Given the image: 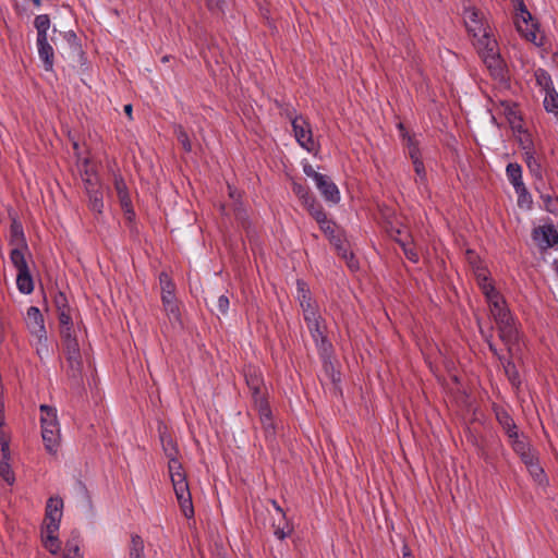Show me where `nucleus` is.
I'll return each instance as SVG.
<instances>
[{
	"instance_id": "26",
	"label": "nucleus",
	"mask_w": 558,
	"mask_h": 558,
	"mask_svg": "<svg viewBox=\"0 0 558 558\" xmlns=\"http://www.w3.org/2000/svg\"><path fill=\"white\" fill-rule=\"evenodd\" d=\"M507 175L514 190H519V187L524 185L522 181V169L518 163H509L507 166Z\"/></svg>"
},
{
	"instance_id": "3",
	"label": "nucleus",
	"mask_w": 558,
	"mask_h": 558,
	"mask_svg": "<svg viewBox=\"0 0 558 558\" xmlns=\"http://www.w3.org/2000/svg\"><path fill=\"white\" fill-rule=\"evenodd\" d=\"M303 171L315 181L316 187L327 202L337 204L340 201L339 190L329 177L317 172L311 165H305Z\"/></svg>"
},
{
	"instance_id": "47",
	"label": "nucleus",
	"mask_w": 558,
	"mask_h": 558,
	"mask_svg": "<svg viewBox=\"0 0 558 558\" xmlns=\"http://www.w3.org/2000/svg\"><path fill=\"white\" fill-rule=\"evenodd\" d=\"M512 441H511V445H512V448L513 450L519 454H523L524 452H526L527 450H530V446L529 444L524 440V439H520L519 438V435L510 438Z\"/></svg>"
},
{
	"instance_id": "29",
	"label": "nucleus",
	"mask_w": 558,
	"mask_h": 558,
	"mask_svg": "<svg viewBox=\"0 0 558 558\" xmlns=\"http://www.w3.org/2000/svg\"><path fill=\"white\" fill-rule=\"evenodd\" d=\"M303 205L306 207L311 216L316 220H324L326 217L325 211L323 210V207L315 199V197L308 198Z\"/></svg>"
},
{
	"instance_id": "28",
	"label": "nucleus",
	"mask_w": 558,
	"mask_h": 558,
	"mask_svg": "<svg viewBox=\"0 0 558 558\" xmlns=\"http://www.w3.org/2000/svg\"><path fill=\"white\" fill-rule=\"evenodd\" d=\"M34 25L37 29V39L45 40L47 38V31L50 27V19L47 14L37 15Z\"/></svg>"
},
{
	"instance_id": "42",
	"label": "nucleus",
	"mask_w": 558,
	"mask_h": 558,
	"mask_svg": "<svg viewBox=\"0 0 558 558\" xmlns=\"http://www.w3.org/2000/svg\"><path fill=\"white\" fill-rule=\"evenodd\" d=\"M515 192L518 193V205L520 207L525 206L527 209H530L532 206V197L527 192L525 185H522L521 187H519V190H515Z\"/></svg>"
},
{
	"instance_id": "57",
	"label": "nucleus",
	"mask_w": 558,
	"mask_h": 558,
	"mask_svg": "<svg viewBox=\"0 0 558 558\" xmlns=\"http://www.w3.org/2000/svg\"><path fill=\"white\" fill-rule=\"evenodd\" d=\"M521 457V460L524 462V464L526 466L531 465L532 463L536 462V459L533 454V452L530 450H527L526 452H524L523 454L520 456Z\"/></svg>"
},
{
	"instance_id": "33",
	"label": "nucleus",
	"mask_w": 558,
	"mask_h": 558,
	"mask_svg": "<svg viewBox=\"0 0 558 558\" xmlns=\"http://www.w3.org/2000/svg\"><path fill=\"white\" fill-rule=\"evenodd\" d=\"M130 558H144V542L137 534L131 537Z\"/></svg>"
},
{
	"instance_id": "7",
	"label": "nucleus",
	"mask_w": 558,
	"mask_h": 558,
	"mask_svg": "<svg viewBox=\"0 0 558 558\" xmlns=\"http://www.w3.org/2000/svg\"><path fill=\"white\" fill-rule=\"evenodd\" d=\"M26 324L33 335L38 338V342L47 340L44 317L38 307L31 306L27 310Z\"/></svg>"
},
{
	"instance_id": "24",
	"label": "nucleus",
	"mask_w": 558,
	"mask_h": 558,
	"mask_svg": "<svg viewBox=\"0 0 558 558\" xmlns=\"http://www.w3.org/2000/svg\"><path fill=\"white\" fill-rule=\"evenodd\" d=\"M16 286L24 294H29L34 290V282L29 269L17 272Z\"/></svg>"
},
{
	"instance_id": "55",
	"label": "nucleus",
	"mask_w": 558,
	"mask_h": 558,
	"mask_svg": "<svg viewBox=\"0 0 558 558\" xmlns=\"http://www.w3.org/2000/svg\"><path fill=\"white\" fill-rule=\"evenodd\" d=\"M168 466H169L170 476H172V474H177V473L183 472L182 465H181V463L179 462V460L177 458H173V459L169 460V465Z\"/></svg>"
},
{
	"instance_id": "1",
	"label": "nucleus",
	"mask_w": 558,
	"mask_h": 558,
	"mask_svg": "<svg viewBox=\"0 0 558 558\" xmlns=\"http://www.w3.org/2000/svg\"><path fill=\"white\" fill-rule=\"evenodd\" d=\"M61 339L69 364V376L78 383L83 377V361L78 342L73 332L68 328L63 330V336H61Z\"/></svg>"
},
{
	"instance_id": "6",
	"label": "nucleus",
	"mask_w": 558,
	"mask_h": 558,
	"mask_svg": "<svg viewBox=\"0 0 558 558\" xmlns=\"http://www.w3.org/2000/svg\"><path fill=\"white\" fill-rule=\"evenodd\" d=\"M292 126L299 144L308 151H312L314 149V142L308 123L303 119V117H295L292 119Z\"/></svg>"
},
{
	"instance_id": "32",
	"label": "nucleus",
	"mask_w": 558,
	"mask_h": 558,
	"mask_svg": "<svg viewBox=\"0 0 558 558\" xmlns=\"http://www.w3.org/2000/svg\"><path fill=\"white\" fill-rule=\"evenodd\" d=\"M41 535L46 549H48L52 555H56L60 549V542L56 536V533H49L46 532V529H43Z\"/></svg>"
},
{
	"instance_id": "60",
	"label": "nucleus",
	"mask_w": 558,
	"mask_h": 558,
	"mask_svg": "<svg viewBox=\"0 0 558 558\" xmlns=\"http://www.w3.org/2000/svg\"><path fill=\"white\" fill-rule=\"evenodd\" d=\"M329 240L336 248H343L344 242L340 239L339 235L333 234L329 238Z\"/></svg>"
},
{
	"instance_id": "23",
	"label": "nucleus",
	"mask_w": 558,
	"mask_h": 558,
	"mask_svg": "<svg viewBox=\"0 0 558 558\" xmlns=\"http://www.w3.org/2000/svg\"><path fill=\"white\" fill-rule=\"evenodd\" d=\"M497 420L509 438L518 435L517 425L513 418L506 411L497 412Z\"/></svg>"
},
{
	"instance_id": "16",
	"label": "nucleus",
	"mask_w": 558,
	"mask_h": 558,
	"mask_svg": "<svg viewBox=\"0 0 558 558\" xmlns=\"http://www.w3.org/2000/svg\"><path fill=\"white\" fill-rule=\"evenodd\" d=\"M207 305L209 306L210 311L219 317L220 315H225L229 308V299L221 294H210L206 299Z\"/></svg>"
},
{
	"instance_id": "35",
	"label": "nucleus",
	"mask_w": 558,
	"mask_h": 558,
	"mask_svg": "<svg viewBox=\"0 0 558 558\" xmlns=\"http://www.w3.org/2000/svg\"><path fill=\"white\" fill-rule=\"evenodd\" d=\"M541 185L542 184L536 183L535 189L541 193L545 209L549 213L556 214L558 211V198L549 194H544L541 190Z\"/></svg>"
},
{
	"instance_id": "52",
	"label": "nucleus",
	"mask_w": 558,
	"mask_h": 558,
	"mask_svg": "<svg viewBox=\"0 0 558 558\" xmlns=\"http://www.w3.org/2000/svg\"><path fill=\"white\" fill-rule=\"evenodd\" d=\"M317 222L319 223L320 229L324 231L326 235L330 238L331 235L335 234L336 225L332 221L328 220L327 216L325 217L324 220L322 219L318 220Z\"/></svg>"
},
{
	"instance_id": "38",
	"label": "nucleus",
	"mask_w": 558,
	"mask_h": 558,
	"mask_svg": "<svg viewBox=\"0 0 558 558\" xmlns=\"http://www.w3.org/2000/svg\"><path fill=\"white\" fill-rule=\"evenodd\" d=\"M174 134L177 136L178 142L182 145L183 149L185 151H191L192 144H191V141L189 138L186 131L183 129L182 125H180V124L174 125Z\"/></svg>"
},
{
	"instance_id": "9",
	"label": "nucleus",
	"mask_w": 558,
	"mask_h": 558,
	"mask_svg": "<svg viewBox=\"0 0 558 558\" xmlns=\"http://www.w3.org/2000/svg\"><path fill=\"white\" fill-rule=\"evenodd\" d=\"M114 189L117 191L120 205H121L122 209L124 210L126 219L129 221H132L135 214L133 210V206H132V202H131V198L129 195L126 184L122 177H120V175L114 177Z\"/></svg>"
},
{
	"instance_id": "50",
	"label": "nucleus",
	"mask_w": 558,
	"mask_h": 558,
	"mask_svg": "<svg viewBox=\"0 0 558 558\" xmlns=\"http://www.w3.org/2000/svg\"><path fill=\"white\" fill-rule=\"evenodd\" d=\"M293 192L302 201V203H305L308 198L312 197V195L308 193L307 187L296 182L293 183Z\"/></svg>"
},
{
	"instance_id": "63",
	"label": "nucleus",
	"mask_w": 558,
	"mask_h": 558,
	"mask_svg": "<svg viewBox=\"0 0 558 558\" xmlns=\"http://www.w3.org/2000/svg\"><path fill=\"white\" fill-rule=\"evenodd\" d=\"M45 427H47V429H60L59 428V424H58V421L56 422H50V423H41V429H44Z\"/></svg>"
},
{
	"instance_id": "48",
	"label": "nucleus",
	"mask_w": 558,
	"mask_h": 558,
	"mask_svg": "<svg viewBox=\"0 0 558 558\" xmlns=\"http://www.w3.org/2000/svg\"><path fill=\"white\" fill-rule=\"evenodd\" d=\"M302 310H303V314H304V319L307 325L318 322L320 319V317L317 315L315 307L312 305V303L307 302L306 306H304V308H302Z\"/></svg>"
},
{
	"instance_id": "19",
	"label": "nucleus",
	"mask_w": 558,
	"mask_h": 558,
	"mask_svg": "<svg viewBox=\"0 0 558 558\" xmlns=\"http://www.w3.org/2000/svg\"><path fill=\"white\" fill-rule=\"evenodd\" d=\"M38 45V52L40 59L44 61L45 69L47 71L52 70L53 66V49L48 43V38H45V40L37 39Z\"/></svg>"
},
{
	"instance_id": "62",
	"label": "nucleus",
	"mask_w": 558,
	"mask_h": 558,
	"mask_svg": "<svg viewBox=\"0 0 558 558\" xmlns=\"http://www.w3.org/2000/svg\"><path fill=\"white\" fill-rule=\"evenodd\" d=\"M290 533V530L288 532L284 531L283 527H276L275 530V535L279 538V539H283L288 534Z\"/></svg>"
},
{
	"instance_id": "64",
	"label": "nucleus",
	"mask_w": 558,
	"mask_h": 558,
	"mask_svg": "<svg viewBox=\"0 0 558 558\" xmlns=\"http://www.w3.org/2000/svg\"><path fill=\"white\" fill-rule=\"evenodd\" d=\"M410 157L413 162H415V160H421L418 158V149L415 146L410 148Z\"/></svg>"
},
{
	"instance_id": "31",
	"label": "nucleus",
	"mask_w": 558,
	"mask_h": 558,
	"mask_svg": "<svg viewBox=\"0 0 558 558\" xmlns=\"http://www.w3.org/2000/svg\"><path fill=\"white\" fill-rule=\"evenodd\" d=\"M483 61L495 74L501 73L502 60L500 59L499 52L483 54Z\"/></svg>"
},
{
	"instance_id": "41",
	"label": "nucleus",
	"mask_w": 558,
	"mask_h": 558,
	"mask_svg": "<svg viewBox=\"0 0 558 558\" xmlns=\"http://www.w3.org/2000/svg\"><path fill=\"white\" fill-rule=\"evenodd\" d=\"M526 165L530 171L533 173V175L537 179L539 184L544 185L542 171H541V165L538 161L534 158L533 155L526 154Z\"/></svg>"
},
{
	"instance_id": "53",
	"label": "nucleus",
	"mask_w": 558,
	"mask_h": 558,
	"mask_svg": "<svg viewBox=\"0 0 558 558\" xmlns=\"http://www.w3.org/2000/svg\"><path fill=\"white\" fill-rule=\"evenodd\" d=\"M527 469H529V472L531 473V475L534 477V480L542 483V481L544 478V471L538 465L537 461L532 463L531 465H529Z\"/></svg>"
},
{
	"instance_id": "25",
	"label": "nucleus",
	"mask_w": 558,
	"mask_h": 558,
	"mask_svg": "<svg viewBox=\"0 0 558 558\" xmlns=\"http://www.w3.org/2000/svg\"><path fill=\"white\" fill-rule=\"evenodd\" d=\"M160 284H161V300L162 301H173L174 298V284L166 272H161L159 276Z\"/></svg>"
},
{
	"instance_id": "17",
	"label": "nucleus",
	"mask_w": 558,
	"mask_h": 558,
	"mask_svg": "<svg viewBox=\"0 0 558 558\" xmlns=\"http://www.w3.org/2000/svg\"><path fill=\"white\" fill-rule=\"evenodd\" d=\"M310 332L319 347V349L326 353L329 347L325 336V327L322 326L320 320L307 325Z\"/></svg>"
},
{
	"instance_id": "13",
	"label": "nucleus",
	"mask_w": 558,
	"mask_h": 558,
	"mask_svg": "<svg viewBox=\"0 0 558 558\" xmlns=\"http://www.w3.org/2000/svg\"><path fill=\"white\" fill-rule=\"evenodd\" d=\"M480 15L481 12L474 8L466 9L464 12V23L469 32L472 33L474 37L478 36L480 33L484 34V31H486L483 27Z\"/></svg>"
},
{
	"instance_id": "2",
	"label": "nucleus",
	"mask_w": 558,
	"mask_h": 558,
	"mask_svg": "<svg viewBox=\"0 0 558 558\" xmlns=\"http://www.w3.org/2000/svg\"><path fill=\"white\" fill-rule=\"evenodd\" d=\"M517 3L519 13L515 19L518 32L529 41L539 46L542 36L537 32V25L533 22L531 13L527 11L523 0H513Z\"/></svg>"
},
{
	"instance_id": "40",
	"label": "nucleus",
	"mask_w": 558,
	"mask_h": 558,
	"mask_svg": "<svg viewBox=\"0 0 558 558\" xmlns=\"http://www.w3.org/2000/svg\"><path fill=\"white\" fill-rule=\"evenodd\" d=\"M535 78L538 86H541L545 93L549 90V88H554L551 78L549 74L542 69H538L535 72Z\"/></svg>"
},
{
	"instance_id": "21",
	"label": "nucleus",
	"mask_w": 558,
	"mask_h": 558,
	"mask_svg": "<svg viewBox=\"0 0 558 558\" xmlns=\"http://www.w3.org/2000/svg\"><path fill=\"white\" fill-rule=\"evenodd\" d=\"M88 195V206L89 208L100 214L104 208V187L101 189H92L89 187V192H87Z\"/></svg>"
},
{
	"instance_id": "5",
	"label": "nucleus",
	"mask_w": 558,
	"mask_h": 558,
	"mask_svg": "<svg viewBox=\"0 0 558 558\" xmlns=\"http://www.w3.org/2000/svg\"><path fill=\"white\" fill-rule=\"evenodd\" d=\"M245 380H246V385H247L248 389L252 392V398L254 400V403L257 404L260 402H265L266 398H265V393L263 391L264 380H263L258 369H256L254 367H248L245 371Z\"/></svg>"
},
{
	"instance_id": "15",
	"label": "nucleus",
	"mask_w": 558,
	"mask_h": 558,
	"mask_svg": "<svg viewBox=\"0 0 558 558\" xmlns=\"http://www.w3.org/2000/svg\"><path fill=\"white\" fill-rule=\"evenodd\" d=\"M10 245H12L13 248L24 247L25 250H28L23 227L15 218L12 219L10 227Z\"/></svg>"
},
{
	"instance_id": "20",
	"label": "nucleus",
	"mask_w": 558,
	"mask_h": 558,
	"mask_svg": "<svg viewBox=\"0 0 558 558\" xmlns=\"http://www.w3.org/2000/svg\"><path fill=\"white\" fill-rule=\"evenodd\" d=\"M41 436L45 444L46 449L50 453H54L57 451V447L59 446L60 441V429H47L45 427L41 429Z\"/></svg>"
},
{
	"instance_id": "11",
	"label": "nucleus",
	"mask_w": 558,
	"mask_h": 558,
	"mask_svg": "<svg viewBox=\"0 0 558 558\" xmlns=\"http://www.w3.org/2000/svg\"><path fill=\"white\" fill-rule=\"evenodd\" d=\"M499 331V338L508 347L509 353H512V347L517 343L519 332L514 326L513 318L506 319V322L497 325Z\"/></svg>"
},
{
	"instance_id": "10",
	"label": "nucleus",
	"mask_w": 558,
	"mask_h": 558,
	"mask_svg": "<svg viewBox=\"0 0 558 558\" xmlns=\"http://www.w3.org/2000/svg\"><path fill=\"white\" fill-rule=\"evenodd\" d=\"M54 305L59 313L60 333L63 336L64 329H70L72 332V319L69 313L68 299L63 292H58L54 296Z\"/></svg>"
},
{
	"instance_id": "14",
	"label": "nucleus",
	"mask_w": 558,
	"mask_h": 558,
	"mask_svg": "<svg viewBox=\"0 0 558 558\" xmlns=\"http://www.w3.org/2000/svg\"><path fill=\"white\" fill-rule=\"evenodd\" d=\"M255 407L258 410L260 423L263 425L266 437H272L275 435V424L267 401L257 403Z\"/></svg>"
},
{
	"instance_id": "49",
	"label": "nucleus",
	"mask_w": 558,
	"mask_h": 558,
	"mask_svg": "<svg viewBox=\"0 0 558 558\" xmlns=\"http://www.w3.org/2000/svg\"><path fill=\"white\" fill-rule=\"evenodd\" d=\"M85 178L83 179L85 184L86 193L89 192V187L101 189L102 186L98 182V178L94 173H89L87 170L85 171Z\"/></svg>"
},
{
	"instance_id": "12",
	"label": "nucleus",
	"mask_w": 558,
	"mask_h": 558,
	"mask_svg": "<svg viewBox=\"0 0 558 558\" xmlns=\"http://www.w3.org/2000/svg\"><path fill=\"white\" fill-rule=\"evenodd\" d=\"M173 489L179 501V505L186 518H191L194 514L191 493L187 483H180L173 485Z\"/></svg>"
},
{
	"instance_id": "8",
	"label": "nucleus",
	"mask_w": 558,
	"mask_h": 558,
	"mask_svg": "<svg viewBox=\"0 0 558 558\" xmlns=\"http://www.w3.org/2000/svg\"><path fill=\"white\" fill-rule=\"evenodd\" d=\"M533 239L542 250L558 243V232L554 226H542L533 230Z\"/></svg>"
},
{
	"instance_id": "44",
	"label": "nucleus",
	"mask_w": 558,
	"mask_h": 558,
	"mask_svg": "<svg viewBox=\"0 0 558 558\" xmlns=\"http://www.w3.org/2000/svg\"><path fill=\"white\" fill-rule=\"evenodd\" d=\"M481 289H482L483 293L485 294L488 303H490L495 300L498 301L501 298L499 295V293L496 291V289L494 288V286H492L489 282L481 283Z\"/></svg>"
},
{
	"instance_id": "45",
	"label": "nucleus",
	"mask_w": 558,
	"mask_h": 558,
	"mask_svg": "<svg viewBox=\"0 0 558 558\" xmlns=\"http://www.w3.org/2000/svg\"><path fill=\"white\" fill-rule=\"evenodd\" d=\"M299 300L302 308L306 306L307 302L311 303L310 292L306 289L305 282L298 280Z\"/></svg>"
},
{
	"instance_id": "39",
	"label": "nucleus",
	"mask_w": 558,
	"mask_h": 558,
	"mask_svg": "<svg viewBox=\"0 0 558 558\" xmlns=\"http://www.w3.org/2000/svg\"><path fill=\"white\" fill-rule=\"evenodd\" d=\"M504 369H505V373H506L508 379L511 381V384L513 386H519L520 377H519V372H518L514 363L511 362L510 360H507L504 363Z\"/></svg>"
},
{
	"instance_id": "36",
	"label": "nucleus",
	"mask_w": 558,
	"mask_h": 558,
	"mask_svg": "<svg viewBox=\"0 0 558 558\" xmlns=\"http://www.w3.org/2000/svg\"><path fill=\"white\" fill-rule=\"evenodd\" d=\"M10 456L2 454L0 456V475L3 480L12 484L14 482V475L11 471V466L9 464Z\"/></svg>"
},
{
	"instance_id": "37",
	"label": "nucleus",
	"mask_w": 558,
	"mask_h": 558,
	"mask_svg": "<svg viewBox=\"0 0 558 558\" xmlns=\"http://www.w3.org/2000/svg\"><path fill=\"white\" fill-rule=\"evenodd\" d=\"M160 440L162 444L163 451H165L166 456L169 458V460L177 458L178 449H177L175 444L173 442L172 438L170 436H166V435L161 434Z\"/></svg>"
},
{
	"instance_id": "54",
	"label": "nucleus",
	"mask_w": 558,
	"mask_h": 558,
	"mask_svg": "<svg viewBox=\"0 0 558 558\" xmlns=\"http://www.w3.org/2000/svg\"><path fill=\"white\" fill-rule=\"evenodd\" d=\"M207 8L215 13L223 12L226 0H206Z\"/></svg>"
},
{
	"instance_id": "43",
	"label": "nucleus",
	"mask_w": 558,
	"mask_h": 558,
	"mask_svg": "<svg viewBox=\"0 0 558 558\" xmlns=\"http://www.w3.org/2000/svg\"><path fill=\"white\" fill-rule=\"evenodd\" d=\"M40 412H41V423H50L57 421V410L50 405L41 404L40 405Z\"/></svg>"
},
{
	"instance_id": "46",
	"label": "nucleus",
	"mask_w": 558,
	"mask_h": 558,
	"mask_svg": "<svg viewBox=\"0 0 558 558\" xmlns=\"http://www.w3.org/2000/svg\"><path fill=\"white\" fill-rule=\"evenodd\" d=\"M63 555H70L72 557H83L80 550L78 541L76 538L66 542Z\"/></svg>"
},
{
	"instance_id": "51",
	"label": "nucleus",
	"mask_w": 558,
	"mask_h": 558,
	"mask_svg": "<svg viewBox=\"0 0 558 558\" xmlns=\"http://www.w3.org/2000/svg\"><path fill=\"white\" fill-rule=\"evenodd\" d=\"M10 456V438L3 429H0V456Z\"/></svg>"
},
{
	"instance_id": "18",
	"label": "nucleus",
	"mask_w": 558,
	"mask_h": 558,
	"mask_svg": "<svg viewBox=\"0 0 558 558\" xmlns=\"http://www.w3.org/2000/svg\"><path fill=\"white\" fill-rule=\"evenodd\" d=\"M489 308H490V313H492L497 325L506 322V319L508 320V319L512 318L509 311L505 306V301L502 300V298H500L498 301L495 300V301L490 302Z\"/></svg>"
},
{
	"instance_id": "59",
	"label": "nucleus",
	"mask_w": 558,
	"mask_h": 558,
	"mask_svg": "<svg viewBox=\"0 0 558 558\" xmlns=\"http://www.w3.org/2000/svg\"><path fill=\"white\" fill-rule=\"evenodd\" d=\"M170 477H171L172 485L180 484V483H187L184 472L172 474V476H170Z\"/></svg>"
},
{
	"instance_id": "56",
	"label": "nucleus",
	"mask_w": 558,
	"mask_h": 558,
	"mask_svg": "<svg viewBox=\"0 0 558 558\" xmlns=\"http://www.w3.org/2000/svg\"><path fill=\"white\" fill-rule=\"evenodd\" d=\"M401 245H402V248H403V252H404V255L407 256V258L413 263H416L418 260L417 253L413 248L407 247L404 243H401Z\"/></svg>"
},
{
	"instance_id": "61",
	"label": "nucleus",
	"mask_w": 558,
	"mask_h": 558,
	"mask_svg": "<svg viewBox=\"0 0 558 558\" xmlns=\"http://www.w3.org/2000/svg\"><path fill=\"white\" fill-rule=\"evenodd\" d=\"M345 260H347L348 266L352 270H355L359 268L357 262L355 260L353 253H349L348 258Z\"/></svg>"
},
{
	"instance_id": "58",
	"label": "nucleus",
	"mask_w": 558,
	"mask_h": 558,
	"mask_svg": "<svg viewBox=\"0 0 558 558\" xmlns=\"http://www.w3.org/2000/svg\"><path fill=\"white\" fill-rule=\"evenodd\" d=\"M413 165H414V170H415L416 174L421 179H424L425 178V168H424L423 161L422 160H415V162H413Z\"/></svg>"
},
{
	"instance_id": "30",
	"label": "nucleus",
	"mask_w": 558,
	"mask_h": 558,
	"mask_svg": "<svg viewBox=\"0 0 558 558\" xmlns=\"http://www.w3.org/2000/svg\"><path fill=\"white\" fill-rule=\"evenodd\" d=\"M162 304L170 323L181 325L180 311L175 300L169 302L162 301Z\"/></svg>"
},
{
	"instance_id": "27",
	"label": "nucleus",
	"mask_w": 558,
	"mask_h": 558,
	"mask_svg": "<svg viewBox=\"0 0 558 558\" xmlns=\"http://www.w3.org/2000/svg\"><path fill=\"white\" fill-rule=\"evenodd\" d=\"M24 251H26L24 247H16V248H12V251L10 253V259H11L12 264L14 265V267L17 269V272L28 269V266H27V263H26L25 256H24Z\"/></svg>"
},
{
	"instance_id": "34",
	"label": "nucleus",
	"mask_w": 558,
	"mask_h": 558,
	"mask_svg": "<svg viewBox=\"0 0 558 558\" xmlns=\"http://www.w3.org/2000/svg\"><path fill=\"white\" fill-rule=\"evenodd\" d=\"M544 106L548 112H554L558 116V94L555 88H549V90L546 92Z\"/></svg>"
},
{
	"instance_id": "4",
	"label": "nucleus",
	"mask_w": 558,
	"mask_h": 558,
	"mask_svg": "<svg viewBox=\"0 0 558 558\" xmlns=\"http://www.w3.org/2000/svg\"><path fill=\"white\" fill-rule=\"evenodd\" d=\"M63 500L59 497H51L47 501L44 529L46 532L56 533L59 530L62 518Z\"/></svg>"
},
{
	"instance_id": "22",
	"label": "nucleus",
	"mask_w": 558,
	"mask_h": 558,
	"mask_svg": "<svg viewBox=\"0 0 558 558\" xmlns=\"http://www.w3.org/2000/svg\"><path fill=\"white\" fill-rule=\"evenodd\" d=\"M477 48L482 57L483 54L498 52L496 39L492 38L486 31H484V34H482V37L477 40Z\"/></svg>"
}]
</instances>
